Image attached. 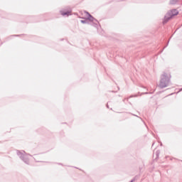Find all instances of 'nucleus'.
<instances>
[{
	"instance_id": "obj_1",
	"label": "nucleus",
	"mask_w": 182,
	"mask_h": 182,
	"mask_svg": "<svg viewBox=\"0 0 182 182\" xmlns=\"http://www.w3.org/2000/svg\"><path fill=\"white\" fill-rule=\"evenodd\" d=\"M171 77V75L170 73H165L162 75L161 82L159 84V87L162 89L164 87H167L168 86V84L170 83V78Z\"/></svg>"
},
{
	"instance_id": "obj_2",
	"label": "nucleus",
	"mask_w": 182,
	"mask_h": 182,
	"mask_svg": "<svg viewBox=\"0 0 182 182\" xmlns=\"http://www.w3.org/2000/svg\"><path fill=\"white\" fill-rule=\"evenodd\" d=\"M176 15H178V11L176 9L172 10L170 13H168L164 20V23H167L169 19H171L173 16H176Z\"/></svg>"
},
{
	"instance_id": "obj_3",
	"label": "nucleus",
	"mask_w": 182,
	"mask_h": 182,
	"mask_svg": "<svg viewBox=\"0 0 182 182\" xmlns=\"http://www.w3.org/2000/svg\"><path fill=\"white\" fill-rule=\"evenodd\" d=\"M85 14H87V15H88V19L89 21H90L91 22H93L95 21V18H93V16H92V15H90L89 13L86 12Z\"/></svg>"
},
{
	"instance_id": "obj_4",
	"label": "nucleus",
	"mask_w": 182,
	"mask_h": 182,
	"mask_svg": "<svg viewBox=\"0 0 182 182\" xmlns=\"http://www.w3.org/2000/svg\"><path fill=\"white\" fill-rule=\"evenodd\" d=\"M177 2H178V0H170L169 4L171 5H176V4H177Z\"/></svg>"
},
{
	"instance_id": "obj_5",
	"label": "nucleus",
	"mask_w": 182,
	"mask_h": 182,
	"mask_svg": "<svg viewBox=\"0 0 182 182\" xmlns=\"http://www.w3.org/2000/svg\"><path fill=\"white\" fill-rule=\"evenodd\" d=\"M70 14V12L68 11L65 13L61 12V15H63V16H65V15H69Z\"/></svg>"
},
{
	"instance_id": "obj_6",
	"label": "nucleus",
	"mask_w": 182,
	"mask_h": 182,
	"mask_svg": "<svg viewBox=\"0 0 182 182\" xmlns=\"http://www.w3.org/2000/svg\"><path fill=\"white\" fill-rule=\"evenodd\" d=\"M81 23H86V21H83V20H81Z\"/></svg>"
}]
</instances>
